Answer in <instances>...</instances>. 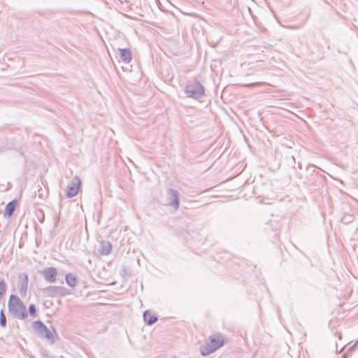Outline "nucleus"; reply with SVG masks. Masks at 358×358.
Returning <instances> with one entry per match:
<instances>
[{
	"label": "nucleus",
	"mask_w": 358,
	"mask_h": 358,
	"mask_svg": "<svg viewBox=\"0 0 358 358\" xmlns=\"http://www.w3.org/2000/svg\"><path fill=\"white\" fill-rule=\"evenodd\" d=\"M185 92L188 97L199 99L204 95L205 90L197 80H189L186 84Z\"/></svg>",
	"instance_id": "f257e3e1"
},
{
	"label": "nucleus",
	"mask_w": 358,
	"mask_h": 358,
	"mask_svg": "<svg viewBox=\"0 0 358 358\" xmlns=\"http://www.w3.org/2000/svg\"><path fill=\"white\" fill-rule=\"evenodd\" d=\"M8 308L10 312L16 315L19 318L24 319L26 317L25 307L20 299L11 295L8 301Z\"/></svg>",
	"instance_id": "f03ea898"
},
{
	"label": "nucleus",
	"mask_w": 358,
	"mask_h": 358,
	"mask_svg": "<svg viewBox=\"0 0 358 358\" xmlns=\"http://www.w3.org/2000/svg\"><path fill=\"white\" fill-rule=\"evenodd\" d=\"M33 325L35 331L38 333L40 337L45 338L52 343L54 342V333L55 332L54 329L51 331L48 329L47 327L41 321L34 322Z\"/></svg>",
	"instance_id": "7ed1b4c3"
},
{
	"label": "nucleus",
	"mask_w": 358,
	"mask_h": 358,
	"mask_svg": "<svg viewBox=\"0 0 358 358\" xmlns=\"http://www.w3.org/2000/svg\"><path fill=\"white\" fill-rule=\"evenodd\" d=\"M81 181L78 176H75L67 186L66 196L72 198L75 196L80 187Z\"/></svg>",
	"instance_id": "20e7f679"
},
{
	"label": "nucleus",
	"mask_w": 358,
	"mask_h": 358,
	"mask_svg": "<svg viewBox=\"0 0 358 358\" xmlns=\"http://www.w3.org/2000/svg\"><path fill=\"white\" fill-rule=\"evenodd\" d=\"M168 205L177 210L180 205L179 195L178 191L169 189L166 193Z\"/></svg>",
	"instance_id": "39448f33"
},
{
	"label": "nucleus",
	"mask_w": 358,
	"mask_h": 358,
	"mask_svg": "<svg viewBox=\"0 0 358 358\" xmlns=\"http://www.w3.org/2000/svg\"><path fill=\"white\" fill-rule=\"evenodd\" d=\"M57 273V268L48 267L43 270V276L47 282L52 283L55 282Z\"/></svg>",
	"instance_id": "423d86ee"
},
{
	"label": "nucleus",
	"mask_w": 358,
	"mask_h": 358,
	"mask_svg": "<svg viewBox=\"0 0 358 358\" xmlns=\"http://www.w3.org/2000/svg\"><path fill=\"white\" fill-rule=\"evenodd\" d=\"M119 59L120 61L124 64H129L132 59V52L129 48H119Z\"/></svg>",
	"instance_id": "0eeeda50"
},
{
	"label": "nucleus",
	"mask_w": 358,
	"mask_h": 358,
	"mask_svg": "<svg viewBox=\"0 0 358 358\" xmlns=\"http://www.w3.org/2000/svg\"><path fill=\"white\" fill-rule=\"evenodd\" d=\"M63 288L59 286H48L43 289V293L46 296L54 297L61 294Z\"/></svg>",
	"instance_id": "6e6552de"
},
{
	"label": "nucleus",
	"mask_w": 358,
	"mask_h": 358,
	"mask_svg": "<svg viewBox=\"0 0 358 358\" xmlns=\"http://www.w3.org/2000/svg\"><path fill=\"white\" fill-rule=\"evenodd\" d=\"M210 343L213 345V348L216 350L223 345L224 340L221 335H213L210 337Z\"/></svg>",
	"instance_id": "1a4fd4ad"
},
{
	"label": "nucleus",
	"mask_w": 358,
	"mask_h": 358,
	"mask_svg": "<svg viewBox=\"0 0 358 358\" xmlns=\"http://www.w3.org/2000/svg\"><path fill=\"white\" fill-rule=\"evenodd\" d=\"M143 319L148 325H152L157 321V317L155 315H152L148 310L144 312Z\"/></svg>",
	"instance_id": "9d476101"
},
{
	"label": "nucleus",
	"mask_w": 358,
	"mask_h": 358,
	"mask_svg": "<svg viewBox=\"0 0 358 358\" xmlns=\"http://www.w3.org/2000/svg\"><path fill=\"white\" fill-rule=\"evenodd\" d=\"M28 285V276L27 274H23V278L20 282L19 290L20 294H24L27 289Z\"/></svg>",
	"instance_id": "9b49d317"
},
{
	"label": "nucleus",
	"mask_w": 358,
	"mask_h": 358,
	"mask_svg": "<svg viewBox=\"0 0 358 358\" xmlns=\"http://www.w3.org/2000/svg\"><path fill=\"white\" fill-rule=\"evenodd\" d=\"M112 250V245L110 242H102L99 252L102 255H108Z\"/></svg>",
	"instance_id": "f8f14e48"
},
{
	"label": "nucleus",
	"mask_w": 358,
	"mask_h": 358,
	"mask_svg": "<svg viewBox=\"0 0 358 358\" xmlns=\"http://www.w3.org/2000/svg\"><path fill=\"white\" fill-rule=\"evenodd\" d=\"M215 351V350L213 348V345L210 343H206L201 348V353L203 356L208 355Z\"/></svg>",
	"instance_id": "ddd939ff"
},
{
	"label": "nucleus",
	"mask_w": 358,
	"mask_h": 358,
	"mask_svg": "<svg viewBox=\"0 0 358 358\" xmlns=\"http://www.w3.org/2000/svg\"><path fill=\"white\" fill-rule=\"evenodd\" d=\"M15 207H16V201H10L6 206L5 215L8 217L11 216L15 211Z\"/></svg>",
	"instance_id": "4468645a"
},
{
	"label": "nucleus",
	"mask_w": 358,
	"mask_h": 358,
	"mask_svg": "<svg viewBox=\"0 0 358 358\" xmlns=\"http://www.w3.org/2000/svg\"><path fill=\"white\" fill-rule=\"evenodd\" d=\"M66 282L69 286L74 287L78 284V280L76 277L72 273H68L66 275Z\"/></svg>",
	"instance_id": "2eb2a0df"
},
{
	"label": "nucleus",
	"mask_w": 358,
	"mask_h": 358,
	"mask_svg": "<svg viewBox=\"0 0 358 358\" xmlns=\"http://www.w3.org/2000/svg\"><path fill=\"white\" fill-rule=\"evenodd\" d=\"M6 291V284L3 280L0 281V299Z\"/></svg>",
	"instance_id": "dca6fc26"
},
{
	"label": "nucleus",
	"mask_w": 358,
	"mask_h": 358,
	"mask_svg": "<svg viewBox=\"0 0 358 358\" xmlns=\"http://www.w3.org/2000/svg\"><path fill=\"white\" fill-rule=\"evenodd\" d=\"M0 325L3 327L6 326V317L3 310L0 312Z\"/></svg>",
	"instance_id": "f3484780"
},
{
	"label": "nucleus",
	"mask_w": 358,
	"mask_h": 358,
	"mask_svg": "<svg viewBox=\"0 0 358 358\" xmlns=\"http://www.w3.org/2000/svg\"><path fill=\"white\" fill-rule=\"evenodd\" d=\"M29 311L30 315H34L36 314V311L35 306L33 304L30 305L29 307Z\"/></svg>",
	"instance_id": "a211bd4d"
},
{
	"label": "nucleus",
	"mask_w": 358,
	"mask_h": 358,
	"mask_svg": "<svg viewBox=\"0 0 358 358\" xmlns=\"http://www.w3.org/2000/svg\"><path fill=\"white\" fill-rule=\"evenodd\" d=\"M263 84H264V83H250V84L244 85L243 86L245 87H251L257 86V85H263Z\"/></svg>",
	"instance_id": "6ab92c4d"
},
{
	"label": "nucleus",
	"mask_w": 358,
	"mask_h": 358,
	"mask_svg": "<svg viewBox=\"0 0 358 358\" xmlns=\"http://www.w3.org/2000/svg\"><path fill=\"white\" fill-rule=\"evenodd\" d=\"M343 358H346V355L345 354L343 355Z\"/></svg>",
	"instance_id": "aec40b11"
},
{
	"label": "nucleus",
	"mask_w": 358,
	"mask_h": 358,
	"mask_svg": "<svg viewBox=\"0 0 358 358\" xmlns=\"http://www.w3.org/2000/svg\"><path fill=\"white\" fill-rule=\"evenodd\" d=\"M173 358H175V357H173Z\"/></svg>",
	"instance_id": "412c9836"
}]
</instances>
